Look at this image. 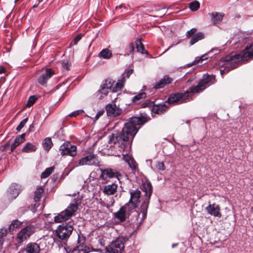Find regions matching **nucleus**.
<instances>
[{
    "label": "nucleus",
    "mask_w": 253,
    "mask_h": 253,
    "mask_svg": "<svg viewBox=\"0 0 253 253\" xmlns=\"http://www.w3.org/2000/svg\"><path fill=\"white\" fill-rule=\"evenodd\" d=\"M147 122V119L144 117H132L125 124L121 132L115 131L109 136L108 143L118 147L124 160L127 163L133 159L127 153L131 150V142L139 128V126Z\"/></svg>",
    "instance_id": "f257e3e1"
},
{
    "label": "nucleus",
    "mask_w": 253,
    "mask_h": 253,
    "mask_svg": "<svg viewBox=\"0 0 253 253\" xmlns=\"http://www.w3.org/2000/svg\"><path fill=\"white\" fill-rule=\"evenodd\" d=\"M143 191L145 195L142 198V202L140 209L142 213V217L139 218V212L137 211H133L128 205L125 204L116 212L114 213V217L121 222H124L127 218L129 219L130 224L133 227L138 228L146 218L150 199L152 193V186L149 181H146L143 183Z\"/></svg>",
    "instance_id": "f03ea898"
},
{
    "label": "nucleus",
    "mask_w": 253,
    "mask_h": 253,
    "mask_svg": "<svg viewBox=\"0 0 253 253\" xmlns=\"http://www.w3.org/2000/svg\"><path fill=\"white\" fill-rule=\"evenodd\" d=\"M253 58V44L247 46L245 49L239 54L227 55L222 58L224 62V69H220L222 76L230 70L235 69L242 63Z\"/></svg>",
    "instance_id": "7ed1b4c3"
},
{
    "label": "nucleus",
    "mask_w": 253,
    "mask_h": 253,
    "mask_svg": "<svg viewBox=\"0 0 253 253\" xmlns=\"http://www.w3.org/2000/svg\"><path fill=\"white\" fill-rule=\"evenodd\" d=\"M193 94L189 88L184 93L177 92L170 95L167 102L169 105H172L187 102L192 99Z\"/></svg>",
    "instance_id": "20e7f679"
},
{
    "label": "nucleus",
    "mask_w": 253,
    "mask_h": 253,
    "mask_svg": "<svg viewBox=\"0 0 253 253\" xmlns=\"http://www.w3.org/2000/svg\"><path fill=\"white\" fill-rule=\"evenodd\" d=\"M74 224L73 221H70L68 223L59 225L55 231L58 238L61 240H66L68 239L73 231Z\"/></svg>",
    "instance_id": "39448f33"
},
{
    "label": "nucleus",
    "mask_w": 253,
    "mask_h": 253,
    "mask_svg": "<svg viewBox=\"0 0 253 253\" xmlns=\"http://www.w3.org/2000/svg\"><path fill=\"white\" fill-rule=\"evenodd\" d=\"M126 241V238L119 237L111 242L108 246L105 247V253H122L124 250V244Z\"/></svg>",
    "instance_id": "423d86ee"
},
{
    "label": "nucleus",
    "mask_w": 253,
    "mask_h": 253,
    "mask_svg": "<svg viewBox=\"0 0 253 253\" xmlns=\"http://www.w3.org/2000/svg\"><path fill=\"white\" fill-rule=\"evenodd\" d=\"M78 208V205L76 203L70 204L66 210L54 217V221L60 223L69 219L77 211Z\"/></svg>",
    "instance_id": "0eeeda50"
},
{
    "label": "nucleus",
    "mask_w": 253,
    "mask_h": 253,
    "mask_svg": "<svg viewBox=\"0 0 253 253\" xmlns=\"http://www.w3.org/2000/svg\"><path fill=\"white\" fill-rule=\"evenodd\" d=\"M125 79L124 77H122L120 80H119L115 85L113 86L115 81L111 79L105 80L101 84V85L105 87L106 89H108L113 92H117L123 87Z\"/></svg>",
    "instance_id": "6e6552de"
},
{
    "label": "nucleus",
    "mask_w": 253,
    "mask_h": 253,
    "mask_svg": "<svg viewBox=\"0 0 253 253\" xmlns=\"http://www.w3.org/2000/svg\"><path fill=\"white\" fill-rule=\"evenodd\" d=\"M85 238L83 235H78V243L71 253H88L90 252L89 247L85 243Z\"/></svg>",
    "instance_id": "1a4fd4ad"
},
{
    "label": "nucleus",
    "mask_w": 253,
    "mask_h": 253,
    "mask_svg": "<svg viewBox=\"0 0 253 253\" xmlns=\"http://www.w3.org/2000/svg\"><path fill=\"white\" fill-rule=\"evenodd\" d=\"M212 77L209 75L204 74L202 79L198 85L190 87V90L193 93H199L205 89L211 82Z\"/></svg>",
    "instance_id": "9d476101"
},
{
    "label": "nucleus",
    "mask_w": 253,
    "mask_h": 253,
    "mask_svg": "<svg viewBox=\"0 0 253 253\" xmlns=\"http://www.w3.org/2000/svg\"><path fill=\"white\" fill-rule=\"evenodd\" d=\"M130 198L128 203L126 204L133 211H137L138 204L140 202L141 192L139 190H132L129 191Z\"/></svg>",
    "instance_id": "9b49d317"
},
{
    "label": "nucleus",
    "mask_w": 253,
    "mask_h": 253,
    "mask_svg": "<svg viewBox=\"0 0 253 253\" xmlns=\"http://www.w3.org/2000/svg\"><path fill=\"white\" fill-rule=\"evenodd\" d=\"M99 161L98 157L93 153H90L89 155L84 157L79 161L78 165H89L97 166L99 165Z\"/></svg>",
    "instance_id": "f8f14e48"
},
{
    "label": "nucleus",
    "mask_w": 253,
    "mask_h": 253,
    "mask_svg": "<svg viewBox=\"0 0 253 253\" xmlns=\"http://www.w3.org/2000/svg\"><path fill=\"white\" fill-rule=\"evenodd\" d=\"M35 227L32 224H30L23 228L18 234L17 238L19 241L22 242L27 240L35 232Z\"/></svg>",
    "instance_id": "ddd939ff"
},
{
    "label": "nucleus",
    "mask_w": 253,
    "mask_h": 253,
    "mask_svg": "<svg viewBox=\"0 0 253 253\" xmlns=\"http://www.w3.org/2000/svg\"><path fill=\"white\" fill-rule=\"evenodd\" d=\"M59 151L62 155L75 156L77 154V147L70 142H65L61 145Z\"/></svg>",
    "instance_id": "4468645a"
},
{
    "label": "nucleus",
    "mask_w": 253,
    "mask_h": 253,
    "mask_svg": "<svg viewBox=\"0 0 253 253\" xmlns=\"http://www.w3.org/2000/svg\"><path fill=\"white\" fill-rule=\"evenodd\" d=\"M100 171L101 174L100 177L104 180H106L107 178H117L118 180H120V177L122 176L120 172L115 169L107 168L100 169Z\"/></svg>",
    "instance_id": "2eb2a0df"
},
{
    "label": "nucleus",
    "mask_w": 253,
    "mask_h": 253,
    "mask_svg": "<svg viewBox=\"0 0 253 253\" xmlns=\"http://www.w3.org/2000/svg\"><path fill=\"white\" fill-rule=\"evenodd\" d=\"M107 115L111 117H116L121 115L123 110L116 104H109L106 106Z\"/></svg>",
    "instance_id": "dca6fc26"
},
{
    "label": "nucleus",
    "mask_w": 253,
    "mask_h": 253,
    "mask_svg": "<svg viewBox=\"0 0 253 253\" xmlns=\"http://www.w3.org/2000/svg\"><path fill=\"white\" fill-rule=\"evenodd\" d=\"M22 186L16 183H12L8 190L7 197L9 199L13 200L16 198L22 190Z\"/></svg>",
    "instance_id": "f3484780"
},
{
    "label": "nucleus",
    "mask_w": 253,
    "mask_h": 253,
    "mask_svg": "<svg viewBox=\"0 0 253 253\" xmlns=\"http://www.w3.org/2000/svg\"><path fill=\"white\" fill-rule=\"evenodd\" d=\"M208 213L211 215L215 217H220L221 213L220 212V208L218 205L215 204H210L206 208Z\"/></svg>",
    "instance_id": "a211bd4d"
},
{
    "label": "nucleus",
    "mask_w": 253,
    "mask_h": 253,
    "mask_svg": "<svg viewBox=\"0 0 253 253\" xmlns=\"http://www.w3.org/2000/svg\"><path fill=\"white\" fill-rule=\"evenodd\" d=\"M54 74V72L51 69H47L45 73L41 75L38 78V83L44 85L46 84L48 80H49Z\"/></svg>",
    "instance_id": "6ab92c4d"
},
{
    "label": "nucleus",
    "mask_w": 253,
    "mask_h": 253,
    "mask_svg": "<svg viewBox=\"0 0 253 253\" xmlns=\"http://www.w3.org/2000/svg\"><path fill=\"white\" fill-rule=\"evenodd\" d=\"M118 185L115 183L105 185L102 189V192L105 195H113L117 192Z\"/></svg>",
    "instance_id": "aec40b11"
},
{
    "label": "nucleus",
    "mask_w": 253,
    "mask_h": 253,
    "mask_svg": "<svg viewBox=\"0 0 253 253\" xmlns=\"http://www.w3.org/2000/svg\"><path fill=\"white\" fill-rule=\"evenodd\" d=\"M40 246L34 242L28 243L24 249L26 253H40Z\"/></svg>",
    "instance_id": "412c9836"
},
{
    "label": "nucleus",
    "mask_w": 253,
    "mask_h": 253,
    "mask_svg": "<svg viewBox=\"0 0 253 253\" xmlns=\"http://www.w3.org/2000/svg\"><path fill=\"white\" fill-rule=\"evenodd\" d=\"M173 81V79L167 76L164 77L157 83L153 88L155 89H159L163 88L165 85L171 83Z\"/></svg>",
    "instance_id": "4be33fe9"
},
{
    "label": "nucleus",
    "mask_w": 253,
    "mask_h": 253,
    "mask_svg": "<svg viewBox=\"0 0 253 253\" xmlns=\"http://www.w3.org/2000/svg\"><path fill=\"white\" fill-rule=\"evenodd\" d=\"M168 105V104L167 101L164 104L154 105L153 106L152 111L153 113L156 114H162L168 109L169 106Z\"/></svg>",
    "instance_id": "5701e85b"
},
{
    "label": "nucleus",
    "mask_w": 253,
    "mask_h": 253,
    "mask_svg": "<svg viewBox=\"0 0 253 253\" xmlns=\"http://www.w3.org/2000/svg\"><path fill=\"white\" fill-rule=\"evenodd\" d=\"M25 133H23L16 136L14 143L11 145V151H14L15 148L19 146L20 144L25 141Z\"/></svg>",
    "instance_id": "b1692460"
},
{
    "label": "nucleus",
    "mask_w": 253,
    "mask_h": 253,
    "mask_svg": "<svg viewBox=\"0 0 253 253\" xmlns=\"http://www.w3.org/2000/svg\"><path fill=\"white\" fill-rule=\"evenodd\" d=\"M215 50L216 51H217V49H212L210 52H209L208 53H206L205 54H203L201 57H197L196 58L195 60L191 63L189 64L188 65V66H192V65H196L199 63H202L203 64V61L207 60L209 57H208V54L210 53L211 52L214 51Z\"/></svg>",
    "instance_id": "393cba45"
},
{
    "label": "nucleus",
    "mask_w": 253,
    "mask_h": 253,
    "mask_svg": "<svg viewBox=\"0 0 253 253\" xmlns=\"http://www.w3.org/2000/svg\"><path fill=\"white\" fill-rule=\"evenodd\" d=\"M211 20L213 24L219 23L223 19L224 14L223 13H218L217 12L211 13Z\"/></svg>",
    "instance_id": "a878e982"
},
{
    "label": "nucleus",
    "mask_w": 253,
    "mask_h": 253,
    "mask_svg": "<svg viewBox=\"0 0 253 253\" xmlns=\"http://www.w3.org/2000/svg\"><path fill=\"white\" fill-rule=\"evenodd\" d=\"M37 148L35 145L28 142L22 148V151L26 153H31L36 151Z\"/></svg>",
    "instance_id": "bb28decb"
},
{
    "label": "nucleus",
    "mask_w": 253,
    "mask_h": 253,
    "mask_svg": "<svg viewBox=\"0 0 253 253\" xmlns=\"http://www.w3.org/2000/svg\"><path fill=\"white\" fill-rule=\"evenodd\" d=\"M44 193V189L42 187L37 188L35 192L34 200L35 202H39L41 200L43 193Z\"/></svg>",
    "instance_id": "cd10ccee"
},
{
    "label": "nucleus",
    "mask_w": 253,
    "mask_h": 253,
    "mask_svg": "<svg viewBox=\"0 0 253 253\" xmlns=\"http://www.w3.org/2000/svg\"><path fill=\"white\" fill-rule=\"evenodd\" d=\"M204 38V34L202 32H199L195 34L191 38L190 43L191 45H193L196 42L200 40H201Z\"/></svg>",
    "instance_id": "c85d7f7f"
},
{
    "label": "nucleus",
    "mask_w": 253,
    "mask_h": 253,
    "mask_svg": "<svg viewBox=\"0 0 253 253\" xmlns=\"http://www.w3.org/2000/svg\"><path fill=\"white\" fill-rule=\"evenodd\" d=\"M42 145L43 149L48 151L53 145V143L50 138L46 137L43 140Z\"/></svg>",
    "instance_id": "c756f323"
},
{
    "label": "nucleus",
    "mask_w": 253,
    "mask_h": 253,
    "mask_svg": "<svg viewBox=\"0 0 253 253\" xmlns=\"http://www.w3.org/2000/svg\"><path fill=\"white\" fill-rule=\"evenodd\" d=\"M135 45L137 52H140L141 53H144L145 52H147V51L144 49V45L142 44L140 39L135 40Z\"/></svg>",
    "instance_id": "7c9ffc66"
},
{
    "label": "nucleus",
    "mask_w": 253,
    "mask_h": 253,
    "mask_svg": "<svg viewBox=\"0 0 253 253\" xmlns=\"http://www.w3.org/2000/svg\"><path fill=\"white\" fill-rule=\"evenodd\" d=\"M112 55V52L108 48L103 49L99 53V56L104 59H109Z\"/></svg>",
    "instance_id": "2f4dec72"
},
{
    "label": "nucleus",
    "mask_w": 253,
    "mask_h": 253,
    "mask_svg": "<svg viewBox=\"0 0 253 253\" xmlns=\"http://www.w3.org/2000/svg\"><path fill=\"white\" fill-rule=\"evenodd\" d=\"M54 169V167H51L45 169V170L42 172L41 174V178H45L47 177L48 176H49L53 171Z\"/></svg>",
    "instance_id": "473e14b6"
},
{
    "label": "nucleus",
    "mask_w": 253,
    "mask_h": 253,
    "mask_svg": "<svg viewBox=\"0 0 253 253\" xmlns=\"http://www.w3.org/2000/svg\"><path fill=\"white\" fill-rule=\"evenodd\" d=\"M146 97V94L145 92H141L133 97L132 102L133 103H138L141 100Z\"/></svg>",
    "instance_id": "72a5a7b5"
},
{
    "label": "nucleus",
    "mask_w": 253,
    "mask_h": 253,
    "mask_svg": "<svg viewBox=\"0 0 253 253\" xmlns=\"http://www.w3.org/2000/svg\"><path fill=\"white\" fill-rule=\"evenodd\" d=\"M200 3L197 0H194L189 3V8L193 11H196L200 8Z\"/></svg>",
    "instance_id": "f704fd0d"
},
{
    "label": "nucleus",
    "mask_w": 253,
    "mask_h": 253,
    "mask_svg": "<svg viewBox=\"0 0 253 253\" xmlns=\"http://www.w3.org/2000/svg\"><path fill=\"white\" fill-rule=\"evenodd\" d=\"M110 90L101 85L100 88L98 90V93L100 94V98H102L104 96H106Z\"/></svg>",
    "instance_id": "c9c22d12"
},
{
    "label": "nucleus",
    "mask_w": 253,
    "mask_h": 253,
    "mask_svg": "<svg viewBox=\"0 0 253 253\" xmlns=\"http://www.w3.org/2000/svg\"><path fill=\"white\" fill-rule=\"evenodd\" d=\"M21 225V222L19 221L18 220H14L11 223L9 227V230H13L14 229L20 227Z\"/></svg>",
    "instance_id": "e433bc0d"
},
{
    "label": "nucleus",
    "mask_w": 253,
    "mask_h": 253,
    "mask_svg": "<svg viewBox=\"0 0 253 253\" xmlns=\"http://www.w3.org/2000/svg\"><path fill=\"white\" fill-rule=\"evenodd\" d=\"M135 47V42L130 43L126 48L127 54L128 55L133 54L134 53Z\"/></svg>",
    "instance_id": "4c0bfd02"
},
{
    "label": "nucleus",
    "mask_w": 253,
    "mask_h": 253,
    "mask_svg": "<svg viewBox=\"0 0 253 253\" xmlns=\"http://www.w3.org/2000/svg\"><path fill=\"white\" fill-rule=\"evenodd\" d=\"M155 167L159 170H164L166 169L164 164L162 162L157 161L155 163Z\"/></svg>",
    "instance_id": "58836bf2"
},
{
    "label": "nucleus",
    "mask_w": 253,
    "mask_h": 253,
    "mask_svg": "<svg viewBox=\"0 0 253 253\" xmlns=\"http://www.w3.org/2000/svg\"><path fill=\"white\" fill-rule=\"evenodd\" d=\"M37 99V98L35 96H31L28 100L26 106L27 107H31L35 103Z\"/></svg>",
    "instance_id": "ea45409f"
},
{
    "label": "nucleus",
    "mask_w": 253,
    "mask_h": 253,
    "mask_svg": "<svg viewBox=\"0 0 253 253\" xmlns=\"http://www.w3.org/2000/svg\"><path fill=\"white\" fill-rule=\"evenodd\" d=\"M28 121V118H25L23 119L19 124V125L17 126L16 128V130L19 131L25 125L26 123Z\"/></svg>",
    "instance_id": "a19ab883"
},
{
    "label": "nucleus",
    "mask_w": 253,
    "mask_h": 253,
    "mask_svg": "<svg viewBox=\"0 0 253 253\" xmlns=\"http://www.w3.org/2000/svg\"><path fill=\"white\" fill-rule=\"evenodd\" d=\"M127 164L132 169L134 170L137 168V164L133 158L127 163Z\"/></svg>",
    "instance_id": "79ce46f5"
},
{
    "label": "nucleus",
    "mask_w": 253,
    "mask_h": 253,
    "mask_svg": "<svg viewBox=\"0 0 253 253\" xmlns=\"http://www.w3.org/2000/svg\"><path fill=\"white\" fill-rule=\"evenodd\" d=\"M196 31H197V29L196 28L191 29L190 30L187 32L186 35V37L187 38H189L191 36L193 37L195 34V33L196 32Z\"/></svg>",
    "instance_id": "37998d69"
},
{
    "label": "nucleus",
    "mask_w": 253,
    "mask_h": 253,
    "mask_svg": "<svg viewBox=\"0 0 253 253\" xmlns=\"http://www.w3.org/2000/svg\"><path fill=\"white\" fill-rule=\"evenodd\" d=\"M84 112V110H76L75 111H74L73 112H72L71 113H70L68 116L69 117H76L80 114H81L82 113H83Z\"/></svg>",
    "instance_id": "c03bdc74"
},
{
    "label": "nucleus",
    "mask_w": 253,
    "mask_h": 253,
    "mask_svg": "<svg viewBox=\"0 0 253 253\" xmlns=\"http://www.w3.org/2000/svg\"><path fill=\"white\" fill-rule=\"evenodd\" d=\"M84 34L80 33L76 36L74 39V44H77L78 42L80 41L82 38L84 36Z\"/></svg>",
    "instance_id": "a18cd8bd"
},
{
    "label": "nucleus",
    "mask_w": 253,
    "mask_h": 253,
    "mask_svg": "<svg viewBox=\"0 0 253 253\" xmlns=\"http://www.w3.org/2000/svg\"><path fill=\"white\" fill-rule=\"evenodd\" d=\"M7 234V230L4 228H2L0 229V238L5 236Z\"/></svg>",
    "instance_id": "49530a36"
},
{
    "label": "nucleus",
    "mask_w": 253,
    "mask_h": 253,
    "mask_svg": "<svg viewBox=\"0 0 253 253\" xmlns=\"http://www.w3.org/2000/svg\"><path fill=\"white\" fill-rule=\"evenodd\" d=\"M104 113V111H103V110H100V111H98L95 116V119L96 120L98 119L101 116H102Z\"/></svg>",
    "instance_id": "de8ad7c7"
},
{
    "label": "nucleus",
    "mask_w": 253,
    "mask_h": 253,
    "mask_svg": "<svg viewBox=\"0 0 253 253\" xmlns=\"http://www.w3.org/2000/svg\"><path fill=\"white\" fill-rule=\"evenodd\" d=\"M62 67L64 68H65L67 70H69V66L68 65V61H64L62 63Z\"/></svg>",
    "instance_id": "09e8293b"
},
{
    "label": "nucleus",
    "mask_w": 253,
    "mask_h": 253,
    "mask_svg": "<svg viewBox=\"0 0 253 253\" xmlns=\"http://www.w3.org/2000/svg\"><path fill=\"white\" fill-rule=\"evenodd\" d=\"M133 72V69H130L127 71L126 72V76L127 78H128L131 74H132Z\"/></svg>",
    "instance_id": "8fccbe9b"
},
{
    "label": "nucleus",
    "mask_w": 253,
    "mask_h": 253,
    "mask_svg": "<svg viewBox=\"0 0 253 253\" xmlns=\"http://www.w3.org/2000/svg\"><path fill=\"white\" fill-rule=\"evenodd\" d=\"M5 72V68L4 67L0 66V74L4 73Z\"/></svg>",
    "instance_id": "3c124183"
},
{
    "label": "nucleus",
    "mask_w": 253,
    "mask_h": 253,
    "mask_svg": "<svg viewBox=\"0 0 253 253\" xmlns=\"http://www.w3.org/2000/svg\"><path fill=\"white\" fill-rule=\"evenodd\" d=\"M99 243L100 244V245L102 247H104V248L105 247V243H104V242L103 240H99Z\"/></svg>",
    "instance_id": "603ef678"
},
{
    "label": "nucleus",
    "mask_w": 253,
    "mask_h": 253,
    "mask_svg": "<svg viewBox=\"0 0 253 253\" xmlns=\"http://www.w3.org/2000/svg\"><path fill=\"white\" fill-rule=\"evenodd\" d=\"M172 46H173L172 45H171V46H169V47L167 50H166L164 51V53H165V52H167V51H168V50H169L171 47H172Z\"/></svg>",
    "instance_id": "864d4df0"
},
{
    "label": "nucleus",
    "mask_w": 253,
    "mask_h": 253,
    "mask_svg": "<svg viewBox=\"0 0 253 253\" xmlns=\"http://www.w3.org/2000/svg\"><path fill=\"white\" fill-rule=\"evenodd\" d=\"M37 6H38V5H36V4H35V5H34L33 6V7H34V8H36V7H37Z\"/></svg>",
    "instance_id": "5fc2aeb1"
},
{
    "label": "nucleus",
    "mask_w": 253,
    "mask_h": 253,
    "mask_svg": "<svg viewBox=\"0 0 253 253\" xmlns=\"http://www.w3.org/2000/svg\"><path fill=\"white\" fill-rule=\"evenodd\" d=\"M176 245V244H173L172 246V248H173Z\"/></svg>",
    "instance_id": "6e6d98bb"
},
{
    "label": "nucleus",
    "mask_w": 253,
    "mask_h": 253,
    "mask_svg": "<svg viewBox=\"0 0 253 253\" xmlns=\"http://www.w3.org/2000/svg\"><path fill=\"white\" fill-rule=\"evenodd\" d=\"M122 7L121 5H120L119 6H117L116 7V9L118 8H121Z\"/></svg>",
    "instance_id": "4d7b16f0"
},
{
    "label": "nucleus",
    "mask_w": 253,
    "mask_h": 253,
    "mask_svg": "<svg viewBox=\"0 0 253 253\" xmlns=\"http://www.w3.org/2000/svg\"><path fill=\"white\" fill-rule=\"evenodd\" d=\"M192 81V80H189L188 81V83H189V82H191Z\"/></svg>",
    "instance_id": "13d9d810"
},
{
    "label": "nucleus",
    "mask_w": 253,
    "mask_h": 253,
    "mask_svg": "<svg viewBox=\"0 0 253 253\" xmlns=\"http://www.w3.org/2000/svg\"><path fill=\"white\" fill-rule=\"evenodd\" d=\"M142 105L143 107H145L146 106L145 104H143Z\"/></svg>",
    "instance_id": "bf43d9fd"
},
{
    "label": "nucleus",
    "mask_w": 253,
    "mask_h": 253,
    "mask_svg": "<svg viewBox=\"0 0 253 253\" xmlns=\"http://www.w3.org/2000/svg\"><path fill=\"white\" fill-rule=\"evenodd\" d=\"M186 123H187V124L189 123V121H187L186 122Z\"/></svg>",
    "instance_id": "052dcab7"
}]
</instances>
